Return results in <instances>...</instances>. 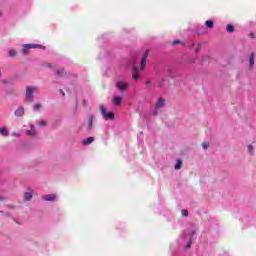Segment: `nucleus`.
Returning <instances> with one entry per match:
<instances>
[{"label":"nucleus","mask_w":256,"mask_h":256,"mask_svg":"<svg viewBox=\"0 0 256 256\" xmlns=\"http://www.w3.org/2000/svg\"><path fill=\"white\" fill-rule=\"evenodd\" d=\"M95 141V137H88L82 141V145H91Z\"/></svg>","instance_id":"nucleus-10"},{"label":"nucleus","mask_w":256,"mask_h":256,"mask_svg":"<svg viewBox=\"0 0 256 256\" xmlns=\"http://www.w3.org/2000/svg\"><path fill=\"white\" fill-rule=\"evenodd\" d=\"M31 199H33V194H31L30 192H25L24 201H31Z\"/></svg>","instance_id":"nucleus-13"},{"label":"nucleus","mask_w":256,"mask_h":256,"mask_svg":"<svg viewBox=\"0 0 256 256\" xmlns=\"http://www.w3.org/2000/svg\"><path fill=\"white\" fill-rule=\"evenodd\" d=\"M17 55V51L10 49L8 50V57H15Z\"/></svg>","instance_id":"nucleus-18"},{"label":"nucleus","mask_w":256,"mask_h":256,"mask_svg":"<svg viewBox=\"0 0 256 256\" xmlns=\"http://www.w3.org/2000/svg\"><path fill=\"white\" fill-rule=\"evenodd\" d=\"M206 27L208 29H213V27H214L213 21L212 20H207L206 21Z\"/></svg>","instance_id":"nucleus-17"},{"label":"nucleus","mask_w":256,"mask_h":256,"mask_svg":"<svg viewBox=\"0 0 256 256\" xmlns=\"http://www.w3.org/2000/svg\"><path fill=\"white\" fill-rule=\"evenodd\" d=\"M189 63H195V59L190 60Z\"/></svg>","instance_id":"nucleus-33"},{"label":"nucleus","mask_w":256,"mask_h":256,"mask_svg":"<svg viewBox=\"0 0 256 256\" xmlns=\"http://www.w3.org/2000/svg\"><path fill=\"white\" fill-rule=\"evenodd\" d=\"M181 43V41H179V40H174L173 42H172V45H179Z\"/></svg>","instance_id":"nucleus-27"},{"label":"nucleus","mask_w":256,"mask_h":256,"mask_svg":"<svg viewBox=\"0 0 256 256\" xmlns=\"http://www.w3.org/2000/svg\"><path fill=\"white\" fill-rule=\"evenodd\" d=\"M149 57V50H146L143 54L142 60L140 62V71L145 69V65H147V58Z\"/></svg>","instance_id":"nucleus-3"},{"label":"nucleus","mask_w":256,"mask_h":256,"mask_svg":"<svg viewBox=\"0 0 256 256\" xmlns=\"http://www.w3.org/2000/svg\"><path fill=\"white\" fill-rule=\"evenodd\" d=\"M195 234V231H192V235H194Z\"/></svg>","instance_id":"nucleus-37"},{"label":"nucleus","mask_w":256,"mask_h":256,"mask_svg":"<svg viewBox=\"0 0 256 256\" xmlns=\"http://www.w3.org/2000/svg\"><path fill=\"white\" fill-rule=\"evenodd\" d=\"M47 67L51 68V67H53V65L52 64H47Z\"/></svg>","instance_id":"nucleus-34"},{"label":"nucleus","mask_w":256,"mask_h":256,"mask_svg":"<svg viewBox=\"0 0 256 256\" xmlns=\"http://www.w3.org/2000/svg\"><path fill=\"white\" fill-rule=\"evenodd\" d=\"M226 30L228 33H233V31H235V26L229 24V25H227Z\"/></svg>","instance_id":"nucleus-16"},{"label":"nucleus","mask_w":256,"mask_h":256,"mask_svg":"<svg viewBox=\"0 0 256 256\" xmlns=\"http://www.w3.org/2000/svg\"><path fill=\"white\" fill-rule=\"evenodd\" d=\"M116 87L117 89H119V91H127V87H129V83L119 81L116 83Z\"/></svg>","instance_id":"nucleus-5"},{"label":"nucleus","mask_w":256,"mask_h":256,"mask_svg":"<svg viewBox=\"0 0 256 256\" xmlns=\"http://www.w3.org/2000/svg\"><path fill=\"white\" fill-rule=\"evenodd\" d=\"M34 89L31 86L26 87V100L31 103L33 101Z\"/></svg>","instance_id":"nucleus-4"},{"label":"nucleus","mask_w":256,"mask_h":256,"mask_svg":"<svg viewBox=\"0 0 256 256\" xmlns=\"http://www.w3.org/2000/svg\"><path fill=\"white\" fill-rule=\"evenodd\" d=\"M27 135L35 137V126H31V129L27 131Z\"/></svg>","instance_id":"nucleus-14"},{"label":"nucleus","mask_w":256,"mask_h":256,"mask_svg":"<svg viewBox=\"0 0 256 256\" xmlns=\"http://www.w3.org/2000/svg\"><path fill=\"white\" fill-rule=\"evenodd\" d=\"M132 79H139V73H138V72H135V73L132 75Z\"/></svg>","instance_id":"nucleus-25"},{"label":"nucleus","mask_w":256,"mask_h":256,"mask_svg":"<svg viewBox=\"0 0 256 256\" xmlns=\"http://www.w3.org/2000/svg\"><path fill=\"white\" fill-rule=\"evenodd\" d=\"M162 107H165V99L159 98L156 103V109H161Z\"/></svg>","instance_id":"nucleus-9"},{"label":"nucleus","mask_w":256,"mask_h":256,"mask_svg":"<svg viewBox=\"0 0 256 256\" xmlns=\"http://www.w3.org/2000/svg\"><path fill=\"white\" fill-rule=\"evenodd\" d=\"M200 50H201V46H198V47L196 48V53H199Z\"/></svg>","instance_id":"nucleus-31"},{"label":"nucleus","mask_w":256,"mask_h":256,"mask_svg":"<svg viewBox=\"0 0 256 256\" xmlns=\"http://www.w3.org/2000/svg\"><path fill=\"white\" fill-rule=\"evenodd\" d=\"M56 75L57 77H65V75H67V72H65L64 68H60L56 71Z\"/></svg>","instance_id":"nucleus-12"},{"label":"nucleus","mask_w":256,"mask_h":256,"mask_svg":"<svg viewBox=\"0 0 256 256\" xmlns=\"http://www.w3.org/2000/svg\"><path fill=\"white\" fill-rule=\"evenodd\" d=\"M14 115L16 117H23V115H25V108L20 107L16 109V111L14 112Z\"/></svg>","instance_id":"nucleus-8"},{"label":"nucleus","mask_w":256,"mask_h":256,"mask_svg":"<svg viewBox=\"0 0 256 256\" xmlns=\"http://www.w3.org/2000/svg\"><path fill=\"white\" fill-rule=\"evenodd\" d=\"M0 199H3L2 197H0Z\"/></svg>","instance_id":"nucleus-38"},{"label":"nucleus","mask_w":256,"mask_h":256,"mask_svg":"<svg viewBox=\"0 0 256 256\" xmlns=\"http://www.w3.org/2000/svg\"><path fill=\"white\" fill-rule=\"evenodd\" d=\"M0 17H3V12L0 10Z\"/></svg>","instance_id":"nucleus-35"},{"label":"nucleus","mask_w":256,"mask_h":256,"mask_svg":"<svg viewBox=\"0 0 256 256\" xmlns=\"http://www.w3.org/2000/svg\"><path fill=\"white\" fill-rule=\"evenodd\" d=\"M146 85H151V81H146Z\"/></svg>","instance_id":"nucleus-32"},{"label":"nucleus","mask_w":256,"mask_h":256,"mask_svg":"<svg viewBox=\"0 0 256 256\" xmlns=\"http://www.w3.org/2000/svg\"><path fill=\"white\" fill-rule=\"evenodd\" d=\"M181 167H183V162L181 160H178L174 169H176V171H179V169H181Z\"/></svg>","instance_id":"nucleus-15"},{"label":"nucleus","mask_w":256,"mask_h":256,"mask_svg":"<svg viewBox=\"0 0 256 256\" xmlns=\"http://www.w3.org/2000/svg\"><path fill=\"white\" fill-rule=\"evenodd\" d=\"M202 147L205 150L209 149V143L208 142H203Z\"/></svg>","instance_id":"nucleus-24"},{"label":"nucleus","mask_w":256,"mask_h":256,"mask_svg":"<svg viewBox=\"0 0 256 256\" xmlns=\"http://www.w3.org/2000/svg\"><path fill=\"white\" fill-rule=\"evenodd\" d=\"M33 109H34V111H39V109H41V104H35L33 106Z\"/></svg>","instance_id":"nucleus-23"},{"label":"nucleus","mask_w":256,"mask_h":256,"mask_svg":"<svg viewBox=\"0 0 256 256\" xmlns=\"http://www.w3.org/2000/svg\"><path fill=\"white\" fill-rule=\"evenodd\" d=\"M30 49H45V47L39 44H24L22 46V54L29 55Z\"/></svg>","instance_id":"nucleus-2"},{"label":"nucleus","mask_w":256,"mask_h":256,"mask_svg":"<svg viewBox=\"0 0 256 256\" xmlns=\"http://www.w3.org/2000/svg\"><path fill=\"white\" fill-rule=\"evenodd\" d=\"M60 91H61L62 95H65V92H63V90H60Z\"/></svg>","instance_id":"nucleus-36"},{"label":"nucleus","mask_w":256,"mask_h":256,"mask_svg":"<svg viewBox=\"0 0 256 256\" xmlns=\"http://www.w3.org/2000/svg\"><path fill=\"white\" fill-rule=\"evenodd\" d=\"M12 135H13V137H19V134L16 132H13Z\"/></svg>","instance_id":"nucleus-29"},{"label":"nucleus","mask_w":256,"mask_h":256,"mask_svg":"<svg viewBox=\"0 0 256 256\" xmlns=\"http://www.w3.org/2000/svg\"><path fill=\"white\" fill-rule=\"evenodd\" d=\"M181 215H183L184 217H188L189 216V211L184 209V210L181 211Z\"/></svg>","instance_id":"nucleus-22"},{"label":"nucleus","mask_w":256,"mask_h":256,"mask_svg":"<svg viewBox=\"0 0 256 256\" xmlns=\"http://www.w3.org/2000/svg\"><path fill=\"white\" fill-rule=\"evenodd\" d=\"M112 103H113V105H116V107H119V105H121V103H123V97H121V96H115V97L112 99Z\"/></svg>","instance_id":"nucleus-6"},{"label":"nucleus","mask_w":256,"mask_h":256,"mask_svg":"<svg viewBox=\"0 0 256 256\" xmlns=\"http://www.w3.org/2000/svg\"><path fill=\"white\" fill-rule=\"evenodd\" d=\"M191 241H192V239L190 238V241H189L188 245L186 246L187 249H189V247H191Z\"/></svg>","instance_id":"nucleus-30"},{"label":"nucleus","mask_w":256,"mask_h":256,"mask_svg":"<svg viewBox=\"0 0 256 256\" xmlns=\"http://www.w3.org/2000/svg\"><path fill=\"white\" fill-rule=\"evenodd\" d=\"M249 37H251V39H255V34L251 33L249 34Z\"/></svg>","instance_id":"nucleus-28"},{"label":"nucleus","mask_w":256,"mask_h":256,"mask_svg":"<svg viewBox=\"0 0 256 256\" xmlns=\"http://www.w3.org/2000/svg\"><path fill=\"white\" fill-rule=\"evenodd\" d=\"M98 111H100L103 119L106 121H113L115 119V114L113 112L107 113V108L103 104L99 106Z\"/></svg>","instance_id":"nucleus-1"},{"label":"nucleus","mask_w":256,"mask_h":256,"mask_svg":"<svg viewBox=\"0 0 256 256\" xmlns=\"http://www.w3.org/2000/svg\"><path fill=\"white\" fill-rule=\"evenodd\" d=\"M88 125H89L90 129H91V127H93V116L89 117Z\"/></svg>","instance_id":"nucleus-21"},{"label":"nucleus","mask_w":256,"mask_h":256,"mask_svg":"<svg viewBox=\"0 0 256 256\" xmlns=\"http://www.w3.org/2000/svg\"><path fill=\"white\" fill-rule=\"evenodd\" d=\"M38 125H40V127H45V125H47V121L40 120V121H38Z\"/></svg>","instance_id":"nucleus-20"},{"label":"nucleus","mask_w":256,"mask_h":256,"mask_svg":"<svg viewBox=\"0 0 256 256\" xmlns=\"http://www.w3.org/2000/svg\"><path fill=\"white\" fill-rule=\"evenodd\" d=\"M249 65L250 67H253V65H255V52H252L249 56Z\"/></svg>","instance_id":"nucleus-11"},{"label":"nucleus","mask_w":256,"mask_h":256,"mask_svg":"<svg viewBox=\"0 0 256 256\" xmlns=\"http://www.w3.org/2000/svg\"><path fill=\"white\" fill-rule=\"evenodd\" d=\"M44 201H57V196L55 194H47L43 196Z\"/></svg>","instance_id":"nucleus-7"},{"label":"nucleus","mask_w":256,"mask_h":256,"mask_svg":"<svg viewBox=\"0 0 256 256\" xmlns=\"http://www.w3.org/2000/svg\"><path fill=\"white\" fill-rule=\"evenodd\" d=\"M0 133L1 135H4V137H7V135H9V131L7 130V128H1Z\"/></svg>","instance_id":"nucleus-19"},{"label":"nucleus","mask_w":256,"mask_h":256,"mask_svg":"<svg viewBox=\"0 0 256 256\" xmlns=\"http://www.w3.org/2000/svg\"><path fill=\"white\" fill-rule=\"evenodd\" d=\"M248 151L251 155H253V146L252 145H249L248 146Z\"/></svg>","instance_id":"nucleus-26"}]
</instances>
